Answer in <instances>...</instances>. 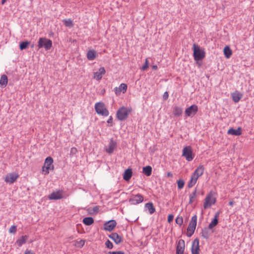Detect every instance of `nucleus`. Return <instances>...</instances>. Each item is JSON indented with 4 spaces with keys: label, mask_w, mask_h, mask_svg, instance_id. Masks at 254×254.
<instances>
[{
    "label": "nucleus",
    "mask_w": 254,
    "mask_h": 254,
    "mask_svg": "<svg viewBox=\"0 0 254 254\" xmlns=\"http://www.w3.org/2000/svg\"><path fill=\"white\" fill-rule=\"evenodd\" d=\"M96 57V54L94 50H89L87 53V58L90 61L94 60Z\"/></svg>",
    "instance_id": "cd10ccee"
},
{
    "label": "nucleus",
    "mask_w": 254,
    "mask_h": 254,
    "mask_svg": "<svg viewBox=\"0 0 254 254\" xmlns=\"http://www.w3.org/2000/svg\"><path fill=\"white\" fill-rule=\"evenodd\" d=\"M99 210V207L97 206H96L93 207V211L94 212H97Z\"/></svg>",
    "instance_id": "3c124183"
},
{
    "label": "nucleus",
    "mask_w": 254,
    "mask_h": 254,
    "mask_svg": "<svg viewBox=\"0 0 254 254\" xmlns=\"http://www.w3.org/2000/svg\"><path fill=\"white\" fill-rule=\"evenodd\" d=\"M148 64H148V60L147 59H146L145 63L142 66L141 69L142 70H146L148 67Z\"/></svg>",
    "instance_id": "37998d69"
},
{
    "label": "nucleus",
    "mask_w": 254,
    "mask_h": 254,
    "mask_svg": "<svg viewBox=\"0 0 254 254\" xmlns=\"http://www.w3.org/2000/svg\"><path fill=\"white\" fill-rule=\"evenodd\" d=\"M213 191H211L206 195L203 203V207L204 209L210 207L211 205L216 203V199L213 196Z\"/></svg>",
    "instance_id": "423d86ee"
},
{
    "label": "nucleus",
    "mask_w": 254,
    "mask_h": 254,
    "mask_svg": "<svg viewBox=\"0 0 254 254\" xmlns=\"http://www.w3.org/2000/svg\"><path fill=\"white\" fill-rule=\"evenodd\" d=\"M178 188L179 189H182L185 185V182L182 180L180 179L177 181Z\"/></svg>",
    "instance_id": "58836bf2"
},
{
    "label": "nucleus",
    "mask_w": 254,
    "mask_h": 254,
    "mask_svg": "<svg viewBox=\"0 0 254 254\" xmlns=\"http://www.w3.org/2000/svg\"><path fill=\"white\" fill-rule=\"evenodd\" d=\"M144 208L146 210H148L150 214L154 213L155 211V208L153 206V203L151 202L146 203Z\"/></svg>",
    "instance_id": "b1692460"
},
{
    "label": "nucleus",
    "mask_w": 254,
    "mask_h": 254,
    "mask_svg": "<svg viewBox=\"0 0 254 254\" xmlns=\"http://www.w3.org/2000/svg\"><path fill=\"white\" fill-rule=\"evenodd\" d=\"M176 223L181 226L183 223V218L182 217H179L178 216L176 220H175Z\"/></svg>",
    "instance_id": "79ce46f5"
},
{
    "label": "nucleus",
    "mask_w": 254,
    "mask_h": 254,
    "mask_svg": "<svg viewBox=\"0 0 254 254\" xmlns=\"http://www.w3.org/2000/svg\"><path fill=\"white\" fill-rule=\"evenodd\" d=\"M209 229H210L209 228H204L202 229L201 236L205 239H208L209 237L210 233Z\"/></svg>",
    "instance_id": "2f4dec72"
},
{
    "label": "nucleus",
    "mask_w": 254,
    "mask_h": 254,
    "mask_svg": "<svg viewBox=\"0 0 254 254\" xmlns=\"http://www.w3.org/2000/svg\"><path fill=\"white\" fill-rule=\"evenodd\" d=\"M113 122V118L112 116H110L108 120H107V123L108 124H112Z\"/></svg>",
    "instance_id": "8fccbe9b"
},
{
    "label": "nucleus",
    "mask_w": 254,
    "mask_h": 254,
    "mask_svg": "<svg viewBox=\"0 0 254 254\" xmlns=\"http://www.w3.org/2000/svg\"><path fill=\"white\" fill-rule=\"evenodd\" d=\"M182 156L184 157L187 161L190 162L193 159L195 155L192 152L191 147L189 145L184 147Z\"/></svg>",
    "instance_id": "20e7f679"
},
{
    "label": "nucleus",
    "mask_w": 254,
    "mask_h": 254,
    "mask_svg": "<svg viewBox=\"0 0 254 254\" xmlns=\"http://www.w3.org/2000/svg\"><path fill=\"white\" fill-rule=\"evenodd\" d=\"M30 44V42L28 41H24L21 42L19 45V48L21 50L26 49L28 45Z\"/></svg>",
    "instance_id": "c9c22d12"
},
{
    "label": "nucleus",
    "mask_w": 254,
    "mask_h": 254,
    "mask_svg": "<svg viewBox=\"0 0 254 254\" xmlns=\"http://www.w3.org/2000/svg\"><path fill=\"white\" fill-rule=\"evenodd\" d=\"M183 109L178 106H175L173 109V114L175 117H179L182 115Z\"/></svg>",
    "instance_id": "c85d7f7f"
},
{
    "label": "nucleus",
    "mask_w": 254,
    "mask_h": 254,
    "mask_svg": "<svg viewBox=\"0 0 254 254\" xmlns=\"http://www.w3.org/2000/svg\"><path fill=\"white\" fill-rule=\"evenodd\" d=\"M185 248V241L183 239L179 240L176 247V254H184Z\"/></svg>",
    "instance_id": "ddd939ff"
},
{
    "label": "nucleus",
    "mask_w": 254,
    "mask_h": 254,
    "mask_svg": "<svg viewBox=\"0 0 254 254\" xmlns=\"http://www.w3.org/2000/svg\"><path fill=\"white\" fill-rule=\"evenodd\" d=\"M198 111V107L193 104L187 108L185 110V114L188 117L194 116Z\"/></svg>",
    "instance_id": "f8f14e48"
},
{
    "label": "nucleus",
    "mask_w": 254,
    "mask_h": 254,
    "mask_svg": "<svg viewBox=\"0 0 254 254\" xmlns=\"http://www.w3.org/2000/svg\"><path fill=\"white\" fill-rule=\"evenodd\" d=\"M108 254H125V253L123 251H116V252L110 251L108 253Z\"/></svg>",
    "instance_id": "a18cd8bd"
},
{
    "label": "nucleus",
    "mask_w": 254,
    "mask_h": 254,
    "mask_svg": "<svg viewBox=\"0 0 254 254\" xmlns=\"http://www.w3.org/2000/svg\"><path fill=\"white\" fill-rule=\"evenodd\" d=\"M227 133L233 135L239 136L242 134V128L239 127L237 129H235L231 127L228 130Z\"/></svg>",
    "instance_id": "aec40b11"
},
{
    "label": "nucleus",
    "mask_w": 254,
    "mask_h": 254,
    "mask_svg": "<svg viewBox=\"0 0 254 254\" xmlns=\"http://www.w3.org/2000/svg\"><path fill=\"white\" fill-rule=\"evenodd\" d=\"M84 244H85V240H80L79 241H76L75 245L76 246H77V247L81 248L82 247H83V246L84 245Z\"/></svg>",
    "instance_id": "4c0bfd02"
},
{
    "label": "nucleus",
    "mask_w": 254,
    "mask_h": 254,
    "mask_svg": "<svg viewBox=\"0 0 254 254\" xmlns=\"http://www.w3.org/2000/svg\"><path fill=\"white\" fill-rule=\"evenodd\" d=\"M95 110L98 114L105 117L109 115V111L105 108L104 104L102 102L96 103L95 105Z\"/></svg>",
    "instance_id": "6e6552de"
},
{
    "label": "nucleus",
    "mask_w": 254,
    "mask_h": 254,
    "mask_svg": "<svg viewBox=\"0 0 254 254\" xmlns=\"http://www.w3.org/2000/svg\"><path fill=\"white\" fill-rule=\"evenodd\" d=\"M197 180V179L196 178L191 175L190 179L188 184V188H190L192 187L196 183Z\"/></svg>",
    "instance_id": "f704fd0d"
},
{
    "label": "nucleus",
    "mask_w": 254,
    "mask_h": 254,
    "mask_svg": "<svg viewBox=\"0 0 254 254\" xmlns=\"http://www.w3.org/2000/svg\"><path fill=\"white\" fill-rule=\"evenodd\" d=\"M131 112V108L122 107L121 108H120L117 112V118L119 121H124L127 118L129 114Z\"/></svg>",
    "instance_id": "f03ea898"
},
{
    "label": "nucleus",
    "mask_w": 254,
    "mask_h": 254,
    "mask_svg": "<svg viewBox=\"0 0 254 254\" xmlns=\"http://www.w3.org/2000/svg\"><path fill=\"white\" fill-rule=\"evenodd\" d=\"M242 95L238 92H236L232 94L233 101L235 103H238L242 98Z\"/></svg>",
    "instance_id": "a878e982"
},
{
    "label": "nucleus",
    "mask_w": 254,
    "mask_h": 254,
    "mask_svg": "<svg viewBox=\"0 0 254 254\" xmlns=\"http://www.w3.org/2000/svg\"><path fill=\"white\" fill-rule=\"evenodd\" d=\"M204 171V166L202 165H200L196 169H195L191 175L198 179L199 177L203 175Z\"/></svg>",
    "instance_id": "dca6fc26"
},
{
    "label": "nucleus",
    "mask_w": 254,
    "mask_h": 254,
    "mask_svg": "<svg viewBox=\"0 0 254 254\" xmlns=\"http://www.w3.org/2000/svg\"><path fill=\"white\" fill-rule=\"evenodd\" d=\"M132 171L130 169H128L125 171L123 178L126 181H128L131 177Z\"/></svg>",
    "instance_id": "c756f323"
},
{
    "label": "nucleus",
    "mask_w": 254,
    "mask_h": 254,
    "mask_svg": "<svg viewBox=\"0 0 254 254\" xmlns=\"http://www.w3.org/2000/svg\"><path fill=\"white\" fill-rule=\"evenodd\" d=\"M53 159L50 156L46 158L44 165L42 167V171L45 175L48 174L50 170L54 169V166L53 165Z\"/></svg>",
    "instance_id": "39448f33"
},
{
    "label": "nucleus",
    "mask_w": 254,
    "mask_h": 254,
    "mask_svg": "<svg viewBox=\"0 0 254 254\" xmlns=\"http://www.w3.org/2000/svg\"><path fill=\"white\" fill-rule=\"evenodd\" d=\"M16 231V226L15 225H12L10 227L9 229V232L10 233L14 234Z\"/></svg>",
    "instance_id": "c03bdc74"
},
{
    "label": "nucleus",
    "mask_w": 254,
    "mask_h": 254,
    "mask_svg": "<svg viewBox=\"0 0 254 254\" xmlns=\"http://www.w3.org/2000/svg\"><path fill=\"white\" fill-rule=\"evenodd\" d=\"M52 44V40L46 38H40L37 46L38 49L44 48L46 51H48L51 48Z\"/></svg>",
    "instance_id": "7ed1b4c3"
},
{
    "label": "nucleus",
    "mask_w": 254,
    "mask_h": 254,
    "mask_svg": "<svg viewBox=\"0 0 254 254\" xmlns=\"http://www.w3.org/2000/svg\"><path fill=\"white\" fill-rule=\"evenodd\" d=\"M18 177L17 174H13L12 173L8 174L5 177L4 181L5 182L12 184L13 183Z\"/></svg>",
    "instance_id": "f3484780"
},
{
    "label": "nucleus",
    "mask_w": 254,
    "mask_h": 254,
    "mask_svg": "<svg viewBox=\"0 0 254 254\" xmlns=\"http://www.w3.org/2000/svg\"><path fill=\"white\" fill-rule=\"evenodd\" d=\"M106 72V70L104 67L99 68L98 71L94 72L93 78L97 80H100L102 77V75Z\"/></svg>",
    "instance_id": "6ab92c4d"
},
{
    "label": "nucleus",
    "mask_w": 254,
    "mask_h": 254,
    "mask_svg": "<svg viewBox=\"0 0 254 254\" xmlns=\"http://www.w3.org/2000/svg\"><path fill=\"white\" fill-rule=\"evenodd\" d=\"M117 143L113 138L111 139L108 146L106 147L105 151L109 154L113 153L114 150L117 148Z\"/></svg>",
    "instance_id": "9d476101"
},
{
    "label": "nucleus",
    "mask_w": 254,
    "mask_h": 254,
    "mask_svg": "<svg viewBox=\"0 0 254 254\" xmlns=\"http://www.w3.org/2000/svg\"><path fill=\"white\" fill-rule=\"evenodd\" d=\"M82 222L86 226H90L94 223V219L91 217H87L83 218Z\"/></svg>",
    "instance_id": "7c9ffc66"
},
{
    "label": "nucleus",
    "mask_w": 254,
    "mask_h": 254,
    "mask_svg": "<svg viewBox=\"0 0 254 254\" xmlns=\"http://www.w3.org/2000/svg\"><path fill=\"white\" fill-rule=\"evenodd\" d=\"M229 204L231 206H233V204H234V201H231L229 202Z\"/></svg>",
    "instance_id": "864d4df0"
},
{
    "label": "nucleus",
    "mask_w": 254,
    "mask_h": 254,
    "mask_svg": "<svg viewBox=\"0 0 254 254\" xmlns=\"http://www.w3.org/2000/svg\"><path fill=\"white\" fill-rule=\"evenodd\" d=\"M152 68L153 70H157L158 68V67H157V65H152Z\"/></svg>",
    "instance_id": "603ef678"
},
{
    "label": "nucleus",
    "mask_w": 254,
    "mask_h": 254,
    "mask_svg": "<svg viewBox=\"0 0 254 254\" xmlns=\"http://www.w3.org/2000/svg\"><path fill=\"white\" fill-rule=\"evenodd\" d=\"M24 254H35L31 250H26Z\"/></svg>",
    "instance_id": "09e8293b"
},
{
    "label": "nucleus",
    "mask_w": 254,
    "mask_h": 254,
    "mask_svg": "<svg viewBox=\"0 0 254 254\" xmlns=\"http://www.w3.org/2000/svg\"><path fill=\"white\" fill-rule=\"evenodd\" d=\"M117 222L115 220H111L104 224V229L108 231H112L116 227Z\"/></svg>",
    "instance_id": "2eb2a0df"
},
{
    "label": "nucleus",
    "mask_w": 254,
    "mask_h": 254,
    "mask_svg": "<svg viewBox=\"0 0 254 254\" xmlns=\"http://www.w3.org/2000/svg\"><path fill=\"white\" fill-rule=\"evenodd\" d=\"M224 54L226 58H229L232 54V50L228 46H226L224 49Z\"/></svg>",
    "instance_id": "72a5a7b5"
},
{
    "label": "nucleus",
    "mask_w": 254,
    "mask_h": 254,
    "mask_svg": "<svg viewBox=\"0 0 254 254\" xmlns=\"http://www.w3.org/2000/svg\"><path fill=\"white\" fill-rule=\"evenodd\" d=\"M127 85L125 83H121L118 88H115V91L116 94H119L121 92L125 93L127 91Z\"/></svg>",
    "instance_id": "412c9836"
},
{
    "label": "nucleus",
    "mask_w": 254,
    "mask_h": 254,
    "mask_svg": "<svg viewBox=\"0 0 254 254\" xmlns=\"http://www.w3.org/2000/svg\"><path fill=\"white\" fill-rule=\"evenodd\" d=\"M174 218V216L172 214H169L168 216V221L169 223H170L172 221Z\"/></svg>",
    "instance_id": "49530a36"
},
{
    "label": "nucleus",
    "mask_w": 254,
    "mask_h": 254,
    "mask_svg": "<svg viewBox=\"0 0 254 254\" xmlns=\"http://www.w3.org/2000/svg\"><path fill=\"white\" fill-rule=\"evenodd\" d=\"M199 194V192L197 191V190L195 189L189 195V204H191L194 201V198H195L197 195Z\"/></svg>",
    "instance_id": "bb28decb"
},
{
    "label": "nucleus",
    "mask_w": 254,
    "mask_h": 254,
    "mask_svg": "<svg viewBox=\"0 0 254 254\" xmlns=\"http://www.w3.org/2000/svg\"><path fill=\"white\" fill-rule=\"evenodd\" d=\"M8 82L7 77L5 74H2L1 75L0 79V85L1 87H5Z\"/></svg>",
    "instance_id": "393cba45"
},
{
    "label": "nucleus",
    "mask_w": 254,
    "mask_h": 254,
    "mask_svg": "<svg viewBox=\"0 0 254 254\" xmlns=\"http://www.w3.org/2000/svg\"><path fill=\"white\" fill-rule=\"evenodd\" d=\"M77 152V150L75 147H71L69 155L70 157H73Z\"/></svg>",
    "instance_id": "ea45409f"
},
{
    "label": "nucleus",
    "mask_w": 254,
    "mask_h": 254,
    "mask_svg": "<svg viewBox=\"0 0 254 254\" xmlns=\"http://www.w3.org/2000/svg\"><path fill=\"white\" fill-rule=\"evenodd\" d=\"M106 247L109 249H112L113 248V243L109 240H107L105 242Z\"/></svg>",
    "instance_id": "a19ab883"
},
{
    "label": "nucleus",
    "mask_w": 254,
    "mask_h": 254,
    "mask_svg": "<svg viewBox=\"0 0 254 254\" xmlns=\"http://www.w3.org/2000/svg\"><path fill=\"white\" fill-rule=\"evenodd\" d=\"M172 176V174L171 173H170V172L168 173V176Z\"/></svg>",
    "instance_id": "6e6d98bb"
},
{
    "label": "nucleus",
    "mask_w": 254,
    "mask_h": 254,
    "mask_svg": "<svg viewBox=\"0 0 254 254\" xmlns=\"http://www.w3.org/2000/svg\"><path fill=\"white\" fill-rule=\"evenodd\" d=\"M63 198V191L61 190L53 191L49 195V198L50 200H58Z\"/></svg>",
    "instance_id": "4468645a"
},
{
    "label": "nucleus",
    "mask_w": 254,
    "mask_h": 254,
    "mask_svg": "<svg viewBox=\"0 0 254 254\" xmlns=\"http://www.w3.org/2000/svg\"><path fill=\"white\" fill-rule=\"evenodd\" d=\"M63 21L66 27H71L73 26L72 21L70 19H64Z\"/></svg>",
    "instance_id": "e433bc0d"
},
{
    "label": "nucleus",
    "mask_w": 254,
    "mask_h": 254,
    "mask_svg": "<svg viewBox=\"0 0 254 254\" xmlns=\"http://www.w3.org/2000/svg\"><path fill=\"white\" fill-rule=\"evenodd\" d=\"M199 241L198 238H195L192 243L191 248V254H199Z\"/></svg>",
    "instance_id": "9b49d317"
},
{
    "label": "nucleus",
    "mask_w": 254,
    "mask_h": 254,
    "mask_svg": "<svg viewBox=\"0 0 254 254\" xmlns=\"http://www.w3.org/2000/svg\"><path fill=\"white\" fill-rule=\"evenodd\" d=\"M192 50L193 52V56L195 61H201L204 58L205 52L203 49L201 48L196 44H193Z\"/></svg>",
    "instance_id": "f257e3e1"
},
{
    "label": "nucleus",
    "mask_w": 254,
    "mask_h": 254,
    "mask_svg": "<svg viewBox=\"0 0 254 254\" xmlns=\"http://www.w3.org/2000/svg\"><path fill=\"white\" fill-rule=\"evenodd\" d=\"M6 1V0H1V4H3Z\"/></svg>",
    "instance_id": "5fc2aeb1"
},
{
    "label": "nucleus",
    "mask_w": 254,
    "mask_h": 254,
    "mask_svg": "<svg viewBox=\"0 0 254 254\" xmlns=\"http://www.w3.org/2000/svg\"><path fill=\"white\" fill-rule=\"evenodd\" d=\"M152 167L150 166H147L143 168L142 172L147 176H150L152 173Z\"/></svg>",
    "instance_id": "473e14b6"
},
{
    "label": "nucleus",
    "mask_w": 254,
    "mask_h": 254,
    "mask_svg": "<svg viewBox=\"0 0 254 254\" xmlns=\"http://www.w3.org/2000/svg\"><path fill=\"white\" fill-rule=\"evenodd\" d=\"M28 238L29 236L27 235L22 236L19 239L17 240L16 241V244L18 247H20L23 244L26 243V241L28 240Z\"/></svg>",
    "instance_id": "5701e85b"
},
{
    "label": "nucleus",
    "mask_w": 254,
    "mask_h": 254,
    "mask_svg": "<svg viewBox=\"0 0 254 254\" xmlns=\"http://www.w3.org/2000/svg\"><path fill=\"white\" fill-rule=\"evenodd\" d=\"M196 224L197 216L195 215L192 217L191 221L188 227L187 234L188 237H190L193 234L196 228Z\"/></svg>",
    "instance_id": "0eeeda50"
},
{
    "label": "nucleus",
    "mask_w": 254,
    "mask_h": 254,
    "mask_svg": "<svg viewBox=\"0 0 254 254\" xmlns=\"http://www.w3.org/2000/svg\"><path fill=\"white\" fill-rule=\"evenodd\" d=\"M219 213L217 212L215 214L214 218L212 220L211 222L209 223V224L208 225V228L210 229H212L213 227H214L215 226H216L217 225V224L218 223V217L219 216Z\"/></svg>",
    "instance_id": "4be33fe9"
},
{
    "label": "nucleus",
    "mask_w": 254,
    "mask_h": 254,
    "mask_svg": "<svg viewBox=\"0 0 254 254\" xmlns=\"http://www.w3.org/2000/svg\"><path fill=\"white\" fill-rule=\"evenodd\" d=\"M163 99L164 100H166L169 97V94H168V92L166 91L164 94H163Z\"/></svg>",
    "instance_id": "de8ad7c7"
},
{
    "label": "nucleus",
    "mask_w": 254,
    "mask_h": 254,
    "mask_svg": "<svg viewBox=\"0 0 254 254\" xmlns=\"http://www.w3.org/2000/svg\"><path fill=\"white\" fill-rule=\"evenodd\" d=\"M109 237L114 241L116 244H119L123 241L122 236L117 233H113L109 236Z\"/></svg>",
    "instance_id": "a211bd4d"
},
{
    "label": "nucleus",
    "mask_w": 254,
    "mask_h": 254,
    "mask_svg": "<svg viewBox=\"0 0 254 254\" xmlns=\"http://www.w3.org/2000/svg\"><path fill=\"white\" fill-rule=\"evenodd\" d=\"M143 201V197L140 194H137L135 195H133L132 197L130 198L128 200L130 204L132 205H136Z\"/></svg>",
    "instance_id": "1a4fd4ad"
}]
</instances>
